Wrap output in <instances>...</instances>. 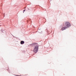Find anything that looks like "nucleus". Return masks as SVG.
<instances>
[{
    "mask_svg": "<svg viewBox=\"0 0 76 76\" xmlns=\"http://www.w3.org/2000/svg\"><path fill=\"white\" fill-rule=\"evenodd\" d=\"M38 45H36L35 46L34 48V51L35 53H37L38 51Z\"/></svg>",
    "mask_w": 76,
    "mask_h": 76,
    "instance_id": "1",
    "label": "nucleus"
},
{
    "mask_svg": "<svg viewBox=\"0 0 76 76\" xmlns=\"http://www.w3.org/2000/svg\"><path fill=\"white\" fill-rule=\"evenodd\" d=\"M66 26H67V27H68V28H69L70 27V26H71L70 23L68 22H66Z\"/></svg>",
    "mask_w": 76,
    "mask_h": 76,
    "instance_id": "2",
    "label": "nucleus"
},
{
    "mask_svg": "<svg viewBox=\"0 0 76 76\" xmlns=\"http://www.w3.org/2000/svg\"><path fill=\"white\" fill-rule=\"evenodd\" d=\"M67 27H62L61 28L62 31H64V30H65V29H67Z\"/></svg>",
    "mask_w": 76,
    "mask_h": 76,
    "instance_id": "3",
    "label": "nucleus"
},
{
    "mask_svg": "<svg viewBox=\"0 0 76 76\" xmlns=\"http://www.w3.org/2000/svg\"><path fill=\"white\" fill-rule=\"evenodd\" d=\"M25 43V42L23 41H20L21 44L23 45Z\"/></svg>",
    "mask_w": 76,
    "mask_h": 76,
    "instance_id": "4",
    "label": "nucleus"
},
{
    "mask_svg": "<svg viewBox=\"0 0 76 76\" xmlns=\"http://www.w3.org/2000/svg\"><path fill=\"white\" fill-rule=\"evenodd\" d=\"M33 45H37V43H33L32 44Z\"/></svg>",
    "mask_w": 76,
    "mask_h": 76,
    "instance_id": "5",
    "label": "nucleus"
},
{
    "mask_svg": "<svg viewBox=\"0 0 76 76\" xmlns=\"http://www.w3.org/2000/svg\"><path fill=\"white\" fill-rule=\"evenodd\" d=\"M25 10H23V13H24V12L25 11Z\"/></svg>",
    "mask_w": 76,
    "mask_h": 76,
    "instance_id": "6",
    "label": "nucleus"
},
{
    "mask_svg": "<svg viewBox=\"0 0 76 76\" xmlns=\"http://www.w3.org/2000/svg\"><path fill=\"white\" fill-rule=\"evenodd\" d=\"M38 31H39V29H38Z\"/></svg>",
    "mask_w": 76,
    "mask_h": 76,
    "instance_id": "7",
    "label": "nucleus"
},
{
    "mask_svg": "<svg viewBox=\"0 0 76 76\" xmlns=\"http://www.w3.org/2000/svg\"><path fill=\"white\" fill-rule=\"evenodd\" d=\"M28 10H29V8H28Z\"/></svg>",
    "mask_w": 76,
    "mask_h": 76,
    "instance_id": "8",
    "label": "nucleus"
},
{
    "mask_svg": "<svg viewBox=\"0 0 76 76\" xmlns=\"http://www.w3.org/2000/svg\"><path fill=\"white\" fill-rule=\"evenodd\" d=\"M17 76H19V75H17Z\"/></svg>",
    "mask_w": 76,
    "mask_h": 76,
    "instance_id": "9",
    "label": "nucleus"
}]
</instances>
